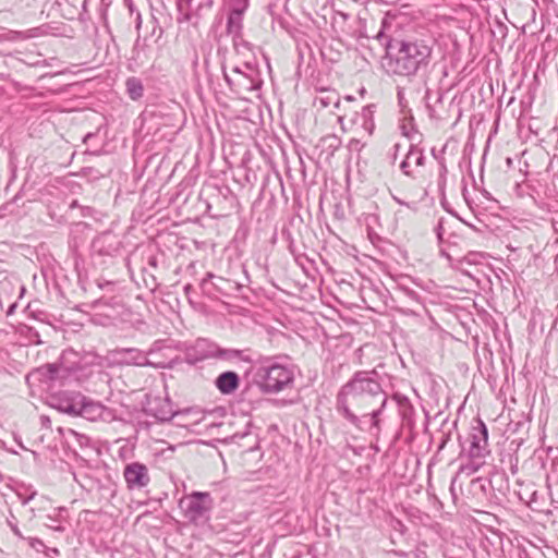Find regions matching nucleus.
I'll list each match as a JSON object with an SVG mask.
<instances>
[{
	"instance_id": "nucleus-1",
	"label": "nucleus",
	"mask_w": 558,
	"mask_h": 558,
	"mask_svg": "<svg viewBox=\"0 0 558 558\" xmlns=\"http://www.w3.org/2000/svg\"><path fill=\"white\" fill-rule=\"evenodd\" d=\"M387 395L376 372H356L337 393L336 410L359 430H380Z\"/></svg>"
},
{
	"instance_id": "nucleus-2",
	"label": "nucleus",
	"mask_w": 558,
	"mask_h": 558,
	"mask_svg": "<svg viewBox=\"0 0 558 558\" xmlns=\"http://www.w3.org/2000/svg\"><path fill=\"white\" fill-rule=\"evenodd\" d=\"M432 54V40L407 37L390 45L387 66L397 75H413L426 68Z\"/></svg>"
},
{
	"instance_id": "nucleus-3",
	"label": "nucleus",
	"mask_w": 558,
	"mask_h": 558,
	"mask_svg": "<svg viewBox=\"0 0 558 558\" xmlns=\"http://www.w3.org/2000/svg\"><path fill=\"white\" fill-rule=\"evenodd\" d=\"M178 506L185 520L194 525L203 526L210 520L214 499L207 492H193L183 496Z\"/></svg>"
},
{
	"instance_id": "nucleus-4",
	"label": "nucleus",
	"mask_w": 558,
	"mask_h": 558,
	"mask_svg": "<svg viewBox=\"0 0 558 558\" xmlns=\"http://www.w3.org/2000/svg\"><path fill=\"white\" fill-rule=\"evenodd\" d=\"M470 438L471 445L469 449V458L471 461L470 463L460 466V472L466 473L468 475L477 472L482 465L477 460L485 458L489 453L488 429L483 421L478 420L477 424L472 427Z\"/></svg>"
},
{
	"instance_id": "nucleus-5",
	"label": "nucleus",
	"mask_w": 558,
	"mask_h": 558,
	"mask_svg": "<svg viewBox=\"0 0 558 558\" xmlns=\"http://www.w3.org/2000/svg\"><path fill=\"white\" fill-rule=\"evenodd\" d=\"M258 376L260 389L269 393L281 391L293 380L291 369L279 364L259 368Z\"/></svg>"
},
{
	"instance_id": "nucleus-6",
	"label": "nucleus",
	"mask_w": 558,
	"mask_h": 558,
	"mask_svg": "<svg viewBox=\"0 0 558 558\" xmlns=\"http://www.w3.org/2000/svg\"><path fill=\"white\" fill-rule=\"evenodd\" d=\"M197 347L203 350L199 359H219L223 361H243L251 363L252 359L246 354L244 350L236 349H222L215 343H208L206 340H198Z\"/></svg>"
},
{
	"instance_id": "nucleus-7",
	"label": "nucleus",
	"mask_w": 558,
	"mask_h": 558,
	"mask_svg": "<svg viewBox=\"0 0 558 558\" xmlns=\"http://www.w3.org/2000/svg\"><path fill=\"white\" fill-rule=\"evenodd\" d=\"M123 477L130 490L142 489L150 482L147 466L140 462L128 463L123 470Z\"/></svg>"
},
{
	"instance_id": "nucleus-8",
	"label": "nucleus",
	"mask_w": 558,
	"mask_h": 558,
	"mask_svg": "<svg viewBox=\"0 0 558 558\" xmlns=\"http://www.w3.org/2000/svg\"><path fill=\"white\" fill-rule=\"evenodd\" d=\"M420 144L410 145L404 159L400 163V170L407 177L417 179L421 174V168L425 165V156Z\"/></svg>"
},
{
	"instance_id": "nucleus-9",
	"label": "nucleus",
	"mask_w": 558,
	"mask_h": 558,
	"mask_svg": "<svg viewBox=\"0 0 558 558\" xmlns=\"http://www.w3.org/2000/svg\"><path fill=\"white\" fill-rule=\"evenodd\" d=\"M121 246V242L117 234L112 232H104L94 239L92 243L93 254L97 256H114Z\"/></svg>"
},
{
	"instance_id": "nucleus-10",
	"label": "nucleus",
	"mask_w": 558,
	"mask_h": 558,
	"mask_svg": "<svg viewBox=\"0 0 558 558\" xmlns=\"http://www.w3.org/2000/svg\"><path fill=\"white\" fill-rule=\"evenodd\" d=\"M114 361L126 365H145L147 364L146 354L135 348H119L111 352Z\"/></svg>"
},
{
	"instance_id": "nucleus-11",
	"label": "nucleus",
	"mask_w": 558,
	"mask_h": 558,
	"mask_svg": "<svg viewBox=\"0 0 558 558\" xmlns=\"http://www.w3.org/2000/svg\"><path fill=\"white\" fill-rule=\"evenodd\" d=\"M60 371L61 368L56 364H46L31 372L26 376V381L28 384L38 381L46 385L47 388H49L50 383L59 378Z\"/></svg>"
},
{
	"instance_id": "nucleus-12",
	"label": "nucleus",
	"mask_w": 558,
	"mask_h": 558,
	"mask_svg": "<svg viewBox=\"0 0 558 558\" xmlns=\"http://www.w3.org/2000/svg\"><path fill=\"white\" fill-rule=\"evenodd\" d=\"M82 400L81 393H71V395H62V396H53L51 398V405L59 410L60 412L77 415L78 407Z\"/></svg>"
},
{
	"instance_id": "nucleus-13",
	"label": "nucleus",
	"mask_w": 558,
	"mask_h": 558,
	"mask_svg": "<svg viewBox=\"0 0 558 558\" xmlns=\"http://www.w3.org/2000/svg\"><path fill=\"white\" fill-rule=\"evenodd\" d=\"M148 412L161 422L170 421L175 414L172 403L167 398H156L149 402Z\"/></svg>"
},
{
	"instance_id": "nucleus-14",
	"label": "nucleus",
	"mask_w": 558,
	"mask_h": 558,
	"mask_svg": "<svg viewBox=\"0 0 558 558\" xmlns=\"http://www.w3.org/2000/svg\"><path fill=\"white\" fill-rule=\"evenodd\" d=\"M215 386L222 395H231L239 388L240 377L235 372H223L215 379Z\"/></svg>"
},
{
	"instance_id": "nucleus-15",
	"label": "nucleus",
	"mask_w": 558,
	"mask_h": 558,
	"mask_svg": "<svg viewBox=\"0 0 558 558\" xmlns=\"http://www.w3.org/2000/svg\"><path fill=\"white\" fill-rule=\"evenodd\" d=\"M105 412L106 409L100 403L87 400L82 396L77 415L89 421H96L98 418H102Z\"/></svg>"
},
{
	"instance_id": "nucleus-16",
	"label": "nucleus",
	"mask_w": 558,
	"mask_h": 558,
	"mask_svg": "<svg viewBox=\"0 0 558 558\" xmlns=\"http://www.w3.org/2000/svg\"><path fill=\"white\" fill-rule=\"evenodd\" d=\"M241 3H242V5L232 9L228 16L227 32H228V34L232 35V37L242 35L243 13L247 9V2H241Z\"/></svg>"
},
{
	"instance_id": "nucleus-17",
	"label": "nucleus",
	"mask_w": 558,
	"mask_h": 558,
	"mask_svg": "<svg viewBox=\"0 0 558 558\" xmlns=\"http://www.w3.org/2000/svg\"><path fill=\"white\" fill-rule=\"evenodd\" d=\"M401 134L407 137L411 143L410 145L420 144L422 142V134L417 131L413 118H403L399 124Z\"/></svg>"
},
{
	"instance_id": "nucleus-18",
	"label": "nucleus",
	"mask_w": 558,
	"mask_h": 558,
	"mask_svg": "<svg viewBox=\"0 0 558 558\" xmlns=\"http://www.w3.org/2000/svg\"><path fill=\"white\" fill-rule=\"evenodd\" d=\"M233 47L238 54L243 56L245 60V66L251 69L250 58L254 56L252 45L244 40L242 35L233 37Z\"/></svg>"
},
{
	"instance_id": "nucleus-19",
	"label": "nucleus",
	"mask_w": 558,
	"mask_h": 558,
	"mask_svg": "<svg viewBox=\"0 0 558 558\" xmlns=\"http://www.w3.org/2000/svg\"><path fill=\"white\" fill-rule=\"evenodd\" d=\"M340 102L339 96L335 92H322L320 95L315 97V106L320 108H328L330 106L338 107Z\"/></svg>"
},
{
	"instance_id": "nucleus-20",
	"label": "nucleus",
	"mask_w": 558,
	"mask_h": 558,
	"mask_svg": "<svg viewBox=\"0 0 558 558\" xmlns=\"http://www.w3.org/2000/svg\"><path fill=\"white\" fill-rule=\"evenodd\" d=\"M40 35V28L34 27L25 32L10 31L2 35L5 40H26Z\"/></svg>"
},
{
	"instance_id": "nucleus-21",
	"label": "nucleus",
	"mask_w": 558,
	"mask_h": 558,
	"mask_svg": "<svg viewBox=\"0 0 558 558\" xmlns=\"http://www.w3.org/2000/svg\"><path fill=\"white\" fill-rule=\"evenodd\" d=\"M126 92L131 99L137 100L143 96L144 87L140 78L129 77L125 82Z\"/></svg>"
},
{
	"instance_id": "nucleus-22",
	"label": "nucleus",
	"mask_w": 558,
	"mask_h": 558,
	"mask_svg": "<svg viewBox=\"0 0 558 558\" xmlns=\"http://www.w3.org/2000/svg\"><path fill=\"white\" fill-rule=\"evenodd\" d=\"M348 12L341 10H335L332 15V26L337 32L347 33L349 32L348 20L350 19Z\"/></svg>"
},
{
	"instance_id": "nucleus-23",
	"label": "nucleus",
	"mask_w": 558,
	"mask_h": 558,
	"mask_svg": "<svg viewBox=\"0 0 558 558\" xmlns=\"http://www.w3.org/2000/svg\"><path fill=\"white\" fill-rule=\"evenodd\" d=\"M374 108H375L374 105L364 106L362 108V111H361V114H360L361 119H362V126H363V129L365 131L368 132V134L373 133V130H374V126H375L374 119H373Z\"/></svg>"
},
{
	"instance_id": "nucleus-24",
	"label": "nucleus",
	"mask_w": 558,
	"mask_h": 558,
	"mask_svg": "<svg viewBox=\"0 0 558 558\" xmlns=\"http://www.w3.org/2000/svg\"><path fill=\"white\" fill-rule=\"evenodd\" d=\"M63 512H65V508L63 507L54 509L53 513L47 515L49 523H46V525L54 531L63 532L64 527L61 525V522L63 521Z\"/></svg>"
},
{
	"instance_id": "nucleus-25",
	"label": "nucleus",
	"mask_w": 558,
	"mask_h": 558,
	"mask_svg": "<svg viewBox=\"0 0 558 558\" xmlns=\"http://www.w3.org/2000/svg\"><path fill=\"white\" fill-rule=\"evenodd\" d=\"M484 258V255L482 253H478V252H470L469 254H466L464 257H462L461 259H459V265L460 266H463L464 264H468V265H476V264H480L482 262V259Z\"/></svg>"
},
{
	"instance_id": "nucleus-26",
	"label": "nucleus",
	"mask_w": 558,
	"mask_h": 558,
	"mask_svg": "<svg viewBox=\"0 0 558 558\" xmlns=\"http://www.w3.org/2000/svg\"><path fill=\"white\" fill-rule=\"evenodd\" d=\"M36 495H37V492L34 489L31 490L28 495L24 494L21 490L17 492V497L21 500L22 505H27L32 499L35 498Z\"/></svg>"
},
{
	"instance_id": "nucleus-27",
	"label": "nucleus",
	"mask_w": 558,
	"mask_h": 558,
	"mask_svg": "<svg viewBox=\"0 0 558 558\" xmlns=\"http://www.w3.org/2000/svg\"><path fill=\"white\" fill-rule=\"evenodd\" d=\"M174 8L177 9V11L179 12L180 15H184V19L185 20H189V16L187 14L184 13V10H185V7H187V4L190 2H181V1H178V2H171Z\"/></svg>"
},
{
	"instance_id": "nucleus-28",
	"label": "nucleus",
	"mask_w": 558,
	"mask_h": 558,
	"mask_svg": "<svg viewBox=\"0 0 558 558\" xmlns=\"http://www.w3.org/2000/svg\"><path fill=\"white\" fill-rule=\"evenodd\" d=\"M29 546L37 551H39L41 548H45V544L38 538H29Z\"/></svg>"
},
{
	"instance_id": "nucleus-29",
	"label": "nucleus",
	"mask_w": 558,
	"mask_h": 558,
	"mask_svg": "<svg viewBox=\"0 0 558 558\" xmlns=\"http://www.w3.org/2000/svg\"><path fill=\"white\" fill-rule=\"evenodd\" d=\"M391 196H392L393 201H395L396 203H398L399 205H402V206H405V207H408V208H411V203H410V202H408V201H405V199L400 198L399 196H397V195H396V194H393L392 192H391Z\"/></svg>"
},
{
	"instance_id": "nucleus-30",
	"label": "nucleus",
	"mask_w": 558,
	"mask_h": 558,
	"mask_svg": "<svg viewBox=\"0 0 558 558\" xmlns=\"http://www.w3.org/2000/svg\"><path fill=\"white\" fill-rule=\"evenodd\" d=\"M39 420H40L41 426H44L46 428L50 427L51 421L47 415H40Z\"/></svg>"
},
{
	"instance_id": "nucleus-31",
	"label": "nucleus",
	"mask_w": 558,
	"mask_h": 558,
	"mask_svg": "<svg viewBox=\"0 0 558 558\" xmlns=\"http://www.w3.org/2000/svg\"><path fill=\"white\" fill-rule=\"evenodd\" d=\"M408 295H409V298H411V299H412L413 301H415V302H418V301H420V296H418V294H417L416 292H414V291H410V292L408 293Z\"/></svg>"
},
{
	"instance_id": "nucleus-32",
	"label": "nucleus",
	"mask_w": 558,
	"mask_h": 558,
	"mask_svg": "<svg viewBox=\"0 0 558 558\" xmlns=\"http://www.w3.org/2000/svg\"><path fill=\"white\" fill-rule=\"evenodd\" d=\"M410 8H411V5H410L409 3H404V4L402 5V9H403L404 11L400 13V17H401L402 15H407V14L409 13V9H410Z\"/></svg>"
},
{
	"instance_id": "nucleus-33",
	"label": "nucleus",
	"mask_w": 558,
	"mask_h": 558,
	"mask_svg": "<svg viewBox=\"0 0 558 558\" xmlns=\"http://www.w3.org/2000/svg\"><path fill=\"white\" fill-rule=\"evenodd\" d=\"M11 529L16 536H19L20 538H23V535L16 525H12Z\"/></svg>"
},
{
	"instance_id": "nucleus-34",
	"label": "nucleus",
	"mask_w": 558,
	"mask_h": 558,
	"mask_svg": "<svg viewBox=\"0 0 558 558\" xmlns=\"http://www.w3.org/2000/svg\"><path fill=\"white\" fill-rule=\"evenodd\" d=\"M223 76H225V80H226V82L228 83V85H229V86H232V85H233V81H232V78L230 77V75H229L227 72H225V73H223Z\"/></svg>"
},
{
	"instance_id": "nucleus-35",
	"label": "nucleus",
	"mask_w": 558,
	"mask_h": 558,
	"mask_svg": "<svg viewBox=\"0 0 558 558\" xmlns=\"http://www.w3.org/2000/svg\"><path fill=\"white\" fill-rule=\"evenodd\" d=\"M232 71H233L235 74L241 75L243 78H246V76L244 75V73L241 71V69H240L239 66H234Z\"/></svg>"
},
{
	"instance_id": "nucleus-36",
	"label": "nucleus",
	"mask_w": 558,
	"mask_h": 558,
	"mask_svg": "<svg viewBox=\"0 0 558 558\" xmlns=\"http://www.w3.org/2000/svg\"><path fill=\"white\" fill-rule=\"evenodd\" d=\"M15 307H16V304H15V303L11 304V305H10V307H9V310H8V312H7V314H8V315H12V314H13V312H14V310H15Z\"/></svg>"
},
{
	"instance_id": "nucleus-37",
	"label": "nucleus",
	"mask_w": 558,
	"mask_h": 558,
	"mask_svg": "<svg viewBox=\"0 0 558 558\" xmlns=\"http://www.w3.org/2000/svg\"><path fill=\"white\" fill-rule=\"evenodd\" d=\"M446 172H447L446 166L441 165L440 166V175H444Z\"/></svg>"
},
{
	"instance_id": "nucleus-38",
	"label": "nucleus",
	"mask_w": 558,
	"mask_h": 558,
	"mask_svg": "<svg viewBox=\"0 0 558 558\" xmlns=\"http://www.w3.org/2000/svg\"><path fill=\"white\" fill-rule=\"evenodd\" d=\"M49 551L52 553V555H59V549L57 548H50Z\"/></svg>"
},
{
	"instance_id": "nucleus-39",
	"label": "nucleus",
	"mask_w": 558,
	"mask_h": 558,
	"mask_svg": "<svg viewBox=\"0 0 558 558\" xmlns=\"http://www.w3.org/2000/svg\"><path fill=\"white\" fill-rule=\"evenodd\" d=\"M274 7H275V4H269L268 10H269L270 13L274 12Z\"/></svg>"
},
{
	"instance_id": "nucleus-40",
	"label": "nucleus",
	"mask_w": 558,
	"mask_h": 558,
	"mask_svg": "<svg viewBox=\"0 0 558 558\" xmlns=\"http://www.w3.org/2000/svg\"><path fill=\"white\" fill-rule=\"evenodd\" d=\"M158 7H163L165 5V2L162 1H159V2H155Z\"/></svg>"
},
{
	"instance_id": "nucleus-41",
	"label": "nucleus",
	"mask_w": 558,
	"mask_h": 558,
	"mask_svg": "<svg viewBox=\"0 0 558 558\" xmlns=\"http://www.w3.org/2000/svg\"><path fill=\"white\" fill-rule=\"evenodd\" d=\"M150 8H151L153 10H156V11H158V10H159V8H158V7H155L153 3H150Z\"/></svg>"
},
{
	"instance_id": "nucleus-42",
	"label": "nucleus",
	"mask_w": 558,
	"mask_h": 558,
	"mask_svg": "<svg viewBox=\"0 0 558 558\" xmlns=\"http://www.w3.org/2000/svg\"><path fill=\"white\" fill-rule=\"evenodd\" d=\"M58 7H61L63 2H54ZM65 4H70V2H64Z\"/></svg>"
},
{
	"instance_id": "nucleus-43",
	"label": "nucleus",
	"mask_w": 558,
	"mask_h": 558,
	"mask_svg": "<svg viewBox=\"0 0 558 558\" xmlns=\"http://www.w3.org/2000/svg\"><path fill=\"white\" fill-rule=\"evenodd\" d=\"M190 289H191V286H190V284H187V286H185V287H184L185 292L190 291Z\"/></svg>"
},
{
	"instance_id": "nucleus-44",
	"label": "nucleus",
	"mask_w": 558,
	"mask_h": 558,
	"mask_svg": "<svg viewBox=\"0 0 558 558\" xmlns=\"http://www.w3.org/2000/svg\"><path fill=\"white\" fill-rule=\"evenodd\" d=\"M81 4H82V9L85 10L86 1L81 2Z\"/></svg>"
},
{
	"instance_id": "nucleus-45",
	"label": "nucleus",
	"mask_w": 558,
	"mask_h": 558,
	"mask_svg": "<svg viewBox=\"0 0 558 558\" xmlns=\"http://www.w3.org/2000/svg\"><path fill=\"white\" fill-rule=\"evenodd\" d=\"M130 10L133 11V2H129Z\"/></svg>"
},
{
	"instance_id": "nucleus-46",
	"label": "nucleus",
	"mask_w": 558,
	"mask_h": 558,
	"mask_svg": "<svg viewBox=\"0 0 558 558\" xmlns=\"http://www.w3.org/2000/svg\"><path fill=\"white\" fill-rule=\"evenodd\" d=\"M532 16H533V19L535 17V9L534 8H532Z\"/></svg>"
},
{
	"instance_id": "nucleus-47",
	"label": "nucleus",
	"mask_w": 558,
	"mask_h": 558,
	"mask_svg": "<svg viewBox=\"0 0 558 558\" xmlns=\"http://www.w3.org/2000/svg\"><path fill=\"white\" fill-rule=\"evenodd\" d=\"M90 136H92V134H87V135L85 136V140H84V141H86V140H87L88 137H90Z\"/></svg>"
}]
</instances>
